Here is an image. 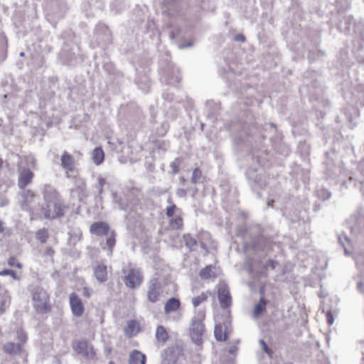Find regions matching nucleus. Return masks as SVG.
<instances>
[{
  "label": "nucleus",
  "mask_w": 364,
  "mask_h": 364,
  "mask_svg": "<svg viewBox=\"0 0 364 364\" xmlns=\"http://www.w3.org/2000/svg\"><path fill=\"white\" fill-rule=\"evenodd\" d=\"M246 232L250 238L251 247L255 252L263 251L269 245V239L263 235V228L261 225H252Z\"/></svg>",
  "instance_id": "nucleus-1"
},
{
  "label": "nucleus",
  "mask_w": 364,
  "mask_h": 364,
  "mask_svg": "<svg viewBox=\"0 0 364 364\" xmlns=\"http://www.w3.org/2000/svg\"><path fill=\"white\" fill-rule=\"evenodd\" d=\"M33 306L38 314H46L50 311L49 296L42 287H36L32 291Z\"/></svg>",
  "instance_id": "nucleus-2"
},
{
  "label": "nucleus",
  "mask_w": 364,
  "mask_h": 364,
  "mask_svg": "<svg viewBox=\"0 0 364 364\" xmlns=\"http://www.w3.org/2000/svg\"><path fill=\"white\" fill-rule=\"evenodd\" d=\"M80 56V49L77 45L73 44L70 46L64 43L59 53V58L63 64L75 65L82 60Z\"/></svg>",
  "instance_id": "nucleus-3"
},
{
  "label": "nucleus",
  "mask_w": 364,
  "mask_h": 364,
  "mask_svg": "<svg viewBox=\"0 0 364 364\" xmlns=\"http://www.w3.org/2000/svg\"><path fill=\"white\" fill-rule=\"evenodd\" d=\"M246 176L252 191L257 193V198H260V191L267 186L265 175L262 172L257 173L255 168H250L246 171Z\"/></svg>",
  "instance_id": "nucleus-4"
},
{
  "label": "nucleus",
  "mask_w": 364,
  "mask_h": 364,
  "mask_svg": "<svg viewBox=\"0 0 364 364\" xmlns=\"http://www.w3.org/2000/svg\"><path fill=\"white\" fill-rule=\"evenodd\" d=\"M164 61H160V68L162 71L161 80L166 85L175 86L181 80V73L179 69L171 63H167L165 66Z\"/></svg>",
  "instance_id": "nucleus-5"
},
{
  "label": "nucleus",
  "mask_w": 364,
  "mask_h": 364,
  "mask_svg": "<svg viewBox=\"0 0 364 364\" xmlns=\"http://www.w3.org/2000/svg\"><path fill=\"white\" fill-rule=\"evenodd\" d=\"M204 318L205 314L198 311L192 318L190 334L192 341L197 345L202 343V336L205 332V326L203 323Z\"/></svg>",
  "instance_id": "nucleus-6"
},
{
  "label": "nucleus",
  "mask_w": 364,
  "mask_h": 364,
  "mask_svg": "<svg viewBox=\"0 0 364 364\" xmlns=\"http://www.w3.org/2000/svg\"><path fill=\"white\" fill-rule=\"evenodd\" d=\"M65 208L63 200H62L54 203L43 204L41 211L45 218L55 220L64 215Z\"/></svg>",
  "instance_id": "nucleus-7"
},
{
  "label": "nucleus",
  "mask_w": 364,
  "mask_h": 364,
  "mask_svg": "<svg viewBox=\"0 0 364 364\" xmlns=\"http://www.w3.org/2000/svg\"><path fill=\"white\" fill-rule=\"evenodd\" d=\"M122 272L124 274L123 281L127 287L134 289L141 286L144 277L139 269L130 268L128 271L123 269Z\"/></svg>",
  "instance_id": "nucleus-8"
},
{
  "label": "nucleus",
  "mask_w": 364,
  "mask_h": 364,
  "mask_svg": "<svg viewBox=\"0 0 364 364\" xmlns=\"http://www.w3.org/2000/svg\"><path fill=\"white\" fill-rule=\"evenodd\" d=\"M74 350L86 359L92 360L96 353L93 346L87 340L77 341L73 343Z\"/></svg>",
  "instance_id": "nucleus-9"
},
{
  "label": "nucleus",
  "mask_w": 364,
  "mask_h": 364,
  "mask_svg": "<svg viewBox=\"0 0 364 364\" xmlns=\"http://www.w3.org/2000/svg\"><path fill=\"white\" fill-rule=\"evenodd\" d=\"M161 294L162 287L158 279H151L147 283V300L151 303H156L159 300Z\"/></svg>",
  "instance_id": "nucleus-10"
},
{
  "label": "nucleus",
  "mask_w": 364,
  "mask_h": 364,
  "mask_svg": "<svg viewBox=\"0 0 364 364\" xmlns=\"http://www.w3.org/2000/svg\"><path fill=\"white\" fill-rule=\"evenodd\" d=\"M339 22L337 25L338 29L345 33H350L351 31L356 32L357 24L355 22L352 15L341 14L339 15Z\"/></svg>",
  "instance_id": "nucleus-11"
},
{
  "label": "nucleus",
  "mask_w": 364,
  "mask_h": 364,
  "mask_svg": "<svg viewBox=\"0 0 364 364\" xmlns=\"http://www.w3.org/2000/svg\"><path fill=\"white\" fill-rule=\"evenodd\" d=\"M18 186L19 188L23 190L32 182L34 173L28 167L22 166H18Z\"/></svg>",
  "instance_id": "nucleus-12"
},
{
  "label": "nucleus",
  "mask_w": 364,
  "mask_h": 364,
  "mask_svg": "<svg viewBox=\"0 0 364 364\" xmlns=\"http://www.w3.org/2000/svg\"><path fill=\"white\" fill-rule=\"evenodd\" d=\"M44 203H54L62 200V198L57 190L49 184H46L43 190Z\"/></svg>",
  "instance_id": "nucleus-13"
},
{
  "label": "nucleus",
  "mask_w": 364,
  "mask_h": 364,
  "mask_svg": "<svg viewBox=\"0 0 364 364\" xmlns=\"http://www.w3.org/2000/svg\"><path fill=\"white\" fill-rule=\"evenodd\" d=\"M69 299L73 314L76 317L81 316L84 313L85 307L78 295L75 293H72Z\"/></svg>",
  "instance_id": "nucleus-14"
},
{
  "label": "nucleus",
  "mask_w": 364,
  "mask_h": 364,
  "mask_svg": "<svg viewBox=\"0 0 364 364\" xmlns=\"http://www.w3.org/2000/svg\"><path fill=\"white\" fill-rule=\"evenodd\" d=\"M61 166L66 171L67 177H69L68 171H73L75 169V159L73 156L67 151H64L61 156Z\"/></svg>",
  "instance_id": "nucleus-15"
},
{
  "label": "nucleus",
  "mask_w": 364,
  "mask_h": 364,
  "mask_svg": "<svg viewBox=\"0 0 364 364\" xmlns=\"http://www.w3.org/2000/svg\"><path fill=\"white\" fill-rule=\"evenodd\" d=\"M218 297L222 309H227L231 305V296L226 287L218 289Z\"/></svg>",
  "instance_id": "nucleus-16"
},
{
  "label": "nucleus",
  "mask_w": 364,
  "mask_h": 364,
  "mask_svg": "<svg viewBox=\"0 0 364 364\" xmlns=\"http://www.w3.org/2000/svg\"><path fill=\"white\" fill-rule=\"evenodd\" d=\"M109 230V225L105 222H95L90 226V231L95 235H107Z\"/></svg>",
  "instance_id": "nucleus-17"
},
{
  "label": "nucleus",
  "mask_w": 364,
  "mask_h": 364,
  "mask_svg": "<svg viewBox=\"0 0 364 364\" xmlns=\"http://www.w3.org/2000/svg\"><path fill=\"white\" fill-rule=\"evenodd\" d=\"M75 188L71 190L73 194L77 193V198L82 200L86 196V186L83 180L76 178L75 181Z\"/></svg>",
  "instance_id": "nucleus-18"
},
{
  "label": "nucleus",
  "mask_w": 364,
  "mask_h": 364,
  "mask_svg": "<svg viewBox=\"0 0 364 364\" xmlns=\"http://www.w3.org/2000/svg\"><path fill=\"white\" fill-rule=\"evenodd\" d=\"M94 275L99 282H106L107 279V266L104 264H97L94 269Z\"/></svg>",
  "instance_id": "nucleus-19"
},
{
  "label": "nucleus",
  "mask_w": 364,
  "mask_h": 364,
  "mask_svg": "<svg viewBox=\"0 0 364 364\" xmlns=\"http://www.w3.org/2000/svg\"><path fill=\"white\" fill-rule=\"evenodd\" d=\"M140 331V325L135 320L128 321L124 328V335L127 337H133L136 336Z\"/></svg>",
  "instance_id": "nucleus-20"
},
{
  "label": "nucleus",
  "mask_w": 364,
  "mask_h": 364,
  "mask_svg": "<svg viewBox=\"0 0 364 364\" xmlns=\"http://www.w3.org/2000/svg\"><path fill=\"white\" fill-rule=\"evenodd\" d=\"M146 358L139 350H134L129 355V364H146Z\"/></svg>",
  "instance_id": "nucleus-21"
},
{
  "label": "nucleus",
  "mask_w": 364,
  "mask_h": 364,
  "mask_svg": "<svg viewBox=\"0 0 364 364\" xmlns=\"http://www.w3.org/2000/svg\"><path fill=\"white\" fill-rule=\"evenodd\" d=\"M181 306L180 300L176 297L170 298L164 305V312L168 314L177 311Z\"/></svg>",
  "instance_id": "nucleus-22"
},
{
  "label": "nucleus",
  "mask_w": 364,
  "mask_h": 364,
  "mask_svg": "<svg viewBox=\"0 0 364 364\" xmlns=\"http://www.w3.org/2000/svg\"><path fill=\"white\" fill-rule=\"evenodd\" d=\"M4 351L8 355H15L21 353L22 351V347L19 343L13 342H8L4 345Z\"/></svg>",
  "instance_id": "nucleus-23"
},
{
  "label": "nucleus",
  "mask_w": 364,
  "mask_h": 364,
  "mask_svg": "<svg viewBox=\"0 0 364 364\" xmlns=\"http://www.w3.org/2000/svg\"><path fill=\"white\" fill-rule=\"evenodd\" d=\"M113 201L118 205L119 208L122 210L128 212L131 210V207L127 202V198L126 196L122 197L117 193H114Z\"/></svg>",
  "instance_id": "nucleus-24"
},
{
  "label": "nucleus",
  "mask_w": 364,
  "mask_h": 364,
  "mask_svg": "<svg viewBox=\"0 0 364 364\" xmlns=\"http://www.w3.org/2000/svg\"><path fill=\"white\" fill-rule=\"evenodd\" d=\"M155 338L157 342L164 344L168 339V333L163 326L156 328Z\"/></svg>",
  "instance_id": "nucleus-25"
},
{
  "label": "nucleus",
  "mask_w": 364,
  "mask_h": 364,
  "mask_svg": "<svg viewBox=\"0 0 364 364\" xmlns=\"http://www.w3.org/2000/svg\"><path fill=\"white\" fill-rule=\"evenodd\" d=\"M34 193L31 190L23 189L22 193V200L21 201V206L22 209H26L28 205L34 199Z\"/></svg>",
  "instance_id": "nucleus-26"
},
{
  "label": "nucleus",
  "mask_w": 364,
  "mask_h": 364,
  "mask_svg": "<svg viewBox=\"0 0 364 364\" xmlns=\"http://www.w3.org/2000/svg\"><path fill=\"white\" fill-rule=\"evenodd\" d=\"M92 160L95 164L100 165L105 160V154L101 147H95L92 151Z\"/></svg>",
  "instance_id": "nucleus-27"
},
{
  "label": "nucleus",
  "mask_w": 364,
  "mask_h": 364,
  "mask_svg": "<svg viewBox=\"0 0 364 364\" xmlns=\"http://www.w3.org/2000/svg\"><path fill=\"white\" fill-rule=\"evenodd\" d=\"M182 213L176 214L175 217H172V218L169 221V225L171 228L173 230H181L183 225V220L181 215Z\"/></svg>",
  "instance_id": "nucleus-28"
},
{
  "label": "nucleus",
  "mask_w": 364,
  "mask_h": 364,
  "mask_svg": "<svg viewBox=\"0 0 364 364\" xmlns=\"http://www.w3.org/2000/svg\"><path fill=\"white\" fill-rule=\"evenodd\" d=\"M266 304V300L264 298L260 299L259 303L254 308L253 316L255 318H257L265 311Z\"/></svg>",
  "instance_id": "nucleus-29"
},
{
  "label": "nucleus",
  "mask_w": 364,
  "mask_h": 364,
  "mask_svg": "<svg viewBox=\"0 0 364 364\" xmlns=\"http://www.w3.org/2000/svg\"><path fill=\"white\" fill-rule=\"evenodd\" d=\"M213 267L212 265L206 266L205 268L200 271L199 275L203 279H208L215 277V274L213 271Z\"/></svg>",
  "instance_id": "nucleus-30"
},
{
  "label": "nucleus",
  "mask_w": 364,
  "mask_h": 364,
  "mask_svg": "<svg viewBox=\"0 0 364 364\" xmlns=\"http://www.w3.org/2000/svg\"><path fill=\"white\" fill-rule=\"evenodd\" d=\"M106 183L105 178L102 177H100L97 179V182L95 184V187L97 191L98 195L95 196L96 200H102V198L100 196V195L104 192V186Z\"/></svg>",
  "instance_id": "nucleus-31"
},
{
  "label": "nucleus",
  "mask_w": 364,
  "mask_h": 364,
  "mask_svg": "<svg viewBox=\"0 0 364 364\" xmlns=\"http://www.w3.org/2000/svg\"><path fill=\"white\" fill-rule=\"evenodd\" d=\"M214 336L218 341H225L228 339L227 334L223 333V328L220 324L215 325V326Z\"/></svg>",
  "instance_id": "nucleus-32"
},
{
  "label": "nucleus",
  "mask_w": 364,
  "mask_h": 364,
  "mask_svg": "<svg viewBox=\"0 0 364 364\" xmlns=\"http://www.w3.org/2000/svg\"><path fill=\"white\" fill-rule=\"evenodd\" d=\"M186 246L191 250H193L197 245V240L191 234H186L183 236Z\"/></svg>",
  "instance_id": "nucleus-33"
},
{
  "label": "nucleus",
  "mask_w": 364,
  "mask_h": 364,
  "mask_svg": "<svg viewBox=\"0 0 364 364\" xmlns=\"http://www.w3.org/2000/svg\"><path fill=\"white\" fill-rule=\"evenodd\" d=\"M208 298V293L202 292L199 296L192 298V304L195 308H196L203 302L207 301Z\"/></svg>",
  "instance_id": "nucleus-34"
},
{
  "label": "nucleus",
  "mask_w": 364,
  "mask_h": 364,
  "mask_svg": "<svg viewBox=\"0 0 364 364\" xmlns=\"http://www.w3.org/2000/svg\"><path fill=\"white\" fill-rule=\"evenodd\" d=\"M115 243H116L115 233L114 231H112V232H111L110 235H109V237H107V239L106 240V245L108 247V250H109L108 255H112V251H113V247H114Z\"/></svg>",
  "instance_id": "nucleus-35"
},
{
  "label": "nucleus",
  "mask_w": 364,
  "mask_h": 364,
  "mask_svg": "<svg viewBox=\"0 0 364 364\" xmlns=\"http://www.w3.org/2000/svg\"><path fill=\"white\" fill-rule=\"evenodd\" d=\"M182 213V210L178 208L175 204H172L166 208V215L168 218H172L174 213Z\"/></svg>",
  "instance_id": "nucleus-36"
},
{
  "label": "nucleus",
  "mask_w": 364,
  "mask_h": 364,
  "mask_svg": "<svg viewBox=\"0 0 364 364\" xmlns=\"http://www.w3.org/2000/svg\"><path fill=\"white\" fill-rule=\"evenodd\" d=\"M48 237L47 230L45 228L40 229L36 233V239L41 243H45Z\"/></svg>",
  "instance_id": "nucleus-37"
},
{
  "label": "nucleus",
  "mask_w": 364,
  "mask_h": 364,
  "mask_svg": "<svg viewBox=\"0 0 364 364\" xmlns=\"http://www.w3.org/2000/svg\"><path fill=\"white\" fill-rule=\"evenodd\" d=\"M317 193H318V198H320L323 200H328L331 196V193L325 188H321V189L318 190Z\"/></svg>",
  "instance_id": "nucleus-38"
},
{
  "label": "nucleus",
  "mask_w": 364,
  "mask_h": 364,
  "mask_svg": "<svg viewBox=\"0 0 364 364\" xmlns=\"http://www.w3.org/2000/svg\"><path fill=\"white\" fill-rule=\"evenodd\" d=\"M202 172L199 168H196L192 173L191 183H196L201 178Z\"/></svg>",
  "instance_id": "nucleus-39"
},
{
  "label": "nucleus",
  "mask_w": 364,
  "mask_h": 364,
  "mask_svg": "<svg viewBox=\"0 0 364 364\" xmlns=\"http://www.w3.org/2000/svg\"><path fill=\"white\" fill-rule=\"evenodd\" d=\"M181 164V160L177 158L173 161H172L170 164V167L172 169L173 173H177L179 171L178 166Z\"/></svg>",
  "instance_id": "nucleus-40"
},
{
  "label": "nucleus",
  "mask_w": 364,
  "mask_h": 364,
  "mask_svg": "<svg viewBox=\"0 0 364 364\" xmlns=\"http://www.w3.org/2000/svg\"><path fill=\"white\" fill-rule=\"evenodd\" d=\"M8 264L11 267H16L18 269L22 267V264L18 262L15 257H11L8 260Z\"/></svg>",
  "instance_id": "nucleus-41"
},
{
  "label": "nucleus",
  "mask_w": 364,
  "mask_h": 364,
  "mask_svg": "<svg viewBox=\"0 0 364 364\" xmlns=\"http://www.w3.org/2000/svg\"><path fill=\"white\" fill-rule=\"evenodd\" d=\"M9 203V200L6 195L0 192V207H5Z\"/></svg>",
  "instance_id": "nucleus-42"
},
{
  "label": "nucleus",
  "mask_w": 364,
  "mask_h": 364,
  "mask_svg": "<svg viewBox=\"0 0 364 364\" xmlns=\"http://www.w3.org/2000/svg\"><path fill=\"white\" fill-rule=\"evenodd\" d=\"M0 275H10L14 279L18 278L16 272L12 269H4V270L0 272Z\"/></svg>",
  "instance_id": "nucleus-43"
},
{
  "label": "nucleus",
  "mask_w": 364,
  "mask_h": 364,
  "mask_svg": "<svg viewBox=\"0 0 364 364\" xmlns=\"http://www.w3.org/2000/svg\"><path fill=\"white\" fill-rule=\"evenodd\" d=\"M327 322L329 325H332L334 322V317L331 310H328L326 312Z\"/></svg>",
  "instance_id": "nucleus-44"
},
{
  "label": "nucleus",
  "mask_w": 364,
  "mask_h": 364,
  "mask_svg": "<svg viewBox=\"0 0 364 364\" xmlns=\"http://www.w3.org/2000/svg\"><path fill=\"white\" fill-rule=\"evenodd\" d=\"M176 194L179 198H184L187 195V191L183 188H178Z\"/></svg>",
  "instance_id": "nucleus-45"
},
{
  "label": "nucleus",
  "mask_w": 364,
  "mask_h": 364,
  "mask_svg": "<svg viewBox=\"0 0 364 364\" xmlns=\"http://www.w3.org/2000/svg\"><path fill=\"white\" fill-rule=\"evenodd\" d=\"M234 40L237 42H245V36L243 34L240 33L235 36Z\"/></svg>",
  "instance_id": "nucleus-46"
},
{
  "label": "nucleus",
  "mask_w": 364,
  "mask_h": 364,
  "mask_svg": "<svg viewBox=\"0 0 364 364\" xmlns=\"http://www.w3.org/2000/svg\"><path fill=\"white\" fill-rule=\"evenodd\" d=\"M259 343L261 344L263 350L269 354L270 352V349L268 348V346H267V343L264 342V341L260 340Z\"/></svg>",
  "instance_id": "nucleus-47"
},
{
  "label": "nucleus",
  "mask_w": 364,
  "mask_h": 364,
  "mask_svg": "<svg viewBox=\"0 0 364 364\" xmlns=\"http://www.w3.org/2000/svg\"><path fill=\"white\" fill-rule=\"evenodd\" d=\"M18 338L19 341H21L22 342H26L27 340V336L23 332H19V333H18Z\"/></svg>",
  "instance_id": "nucleus-48"
},
{
  "label": "nucleus",
  "mask_w": 364,
  "mask_h": 364,
  "mask_svg": "<svg viewBox=\"0 0 364 364\" xmlns=\"http://www.w3.org/2000/svg\"><path fill=\"white\" fill-rule=\"evenodd\" d=\"M237 350L238 348L236 346H232L229 348L228 353L230 354L235 355L237 353Z\"/></svg>",
  "instance_id": "nucleus-49"
},
{
  "label": "nucleus",
  "mask_w": 364,
  "mask_h": 364,
  "mask_svg": "<svg viewBox=\"0 0 364 364\" xmlns=\"http://www.w3.org/2000/svg\"><path fill=\"white\" fill-rule=\"evenodd\" d=\"M163 97L166 100H168V101H171L173 99V97L172 94H169V93H164L163 94Z\"/></svg>",
  "instance_id": "nucleus-50"
},
{
  "label": "nucleus",
  "mask_w": 364,
  "mask_h": 364,
  "mask_svg": "<svg viewBox=\"0 0 364 364\" xmlns=\"http://www.w3.org/2000/svg\"><path fill=\"white\" fill-rule=\"evenodd\" d=\"M275 264L276 262L271 259L267 262V266L270 267L272 269L275 268Z\"/></svg>",
  "instance_id": "nucleus-51"
},
{
  "label": "nucleus",
  "mask_w": 364,
  "mask_h": 364,
  "mask_svg": "<svg viewBox=\"0 0 364 364\" xmlns=\"http://www.w3.org/2000/svg\"><path fill=\"white\" fill-rule=\"evenodd\" d=\"M338 240H339V241H340L341 244L342 245V246L344 247V250H345V253H346V255H348L350 254V252L348 251V250L346 248V247H345L344 244L343 243V242H342V238H341V236H339Z\"/></svg>",
  "instance_id": "nucleus-52"
},
{
  "label": "nucleus",
  "mask_w": 364,
  "mask_h": 364,
  "mask_svg": "<svg viewBox=\"0 0 364 364\" xmlns=\"http://www.w3.org/2000/svg\"><path fill=\"white\" fill-rule=\"evenodd\" d=\"M363 284L362 282H359L358 284V289L360 292H363Z\"/></svg>",
  "instance_id": "nucleus-53"
},
{
  "label": "nucleus",
  "mask_w": 364,
  "mask_h": 364,
  "mask_svg": "<svg viewBox=\"0 0 364 364\" xmlns=\"http://www.w3.org/2000/svg\"><path fill=\"white\" fill-rule=\"evenodd\" d=\"M192 46V43H188L187 45H182V46H180V48H188V47H191Z\"/></svg>",
  "instance_id": "nucleus-54"
},
{
  "label": "nucleus",
  "mask_w": 364,
  "mask_h": 364,
  "mask_svg": "<svg viewBox=\"0 0 364 364\" xmlns=\"http://www.w3.org/2000/svg\"><path fill=\"white\" fill-rule=\"evenodd\" d=\"M162 127H163V129H164V133H162L161 134H164L166 132V130H167V129H168V124H163V125H162Z\"/></svg>",
  "instance_id": "nucleus-55"
},
{
  "label": "nucleus",
  "mask_w": 364,
  "mask_h": 364,
  "mask_svg": "<svg viewBox=\"0 0 364 364\" xmlns=\"http://www.w3.org/2000/svg\"><path fill=\"white\" fill-rule=\"evenodd\" d=\"M4 230L3 223L0 220V233L3 232Z\"/></svg>",
  "instance_id": "nucleus-56"
},
{
  "label": "nucleus",
  "mask_w": 364,
  "mask_h": 364,
  "mask_svg": "<svg viewBox=\"0 0 364 364\" xmlns=\"http://www.w3.org/2000/svg\"><path fill=\"white\" fill-rule=\"evenodd\" d=\"M117 76L119 77H123V73L122 72H117L116 73Z\"/></svg>",
  "instance_id": "nucleus-57"
},
{
  "label": "nucleus",
  "mask_w": 364,
  "mask_h": 364,
  "mask_svg": "<svg viewBox=\"0 0 364 364\" xmlns=\"http://www.w3.org/2000/svg\"><path fill=\"white\" fill-rule=\"evenodd\" d=\"M167 202L170 204V205H172V204H173V201H172V199H171V198H169L168 199Z\"/></svg>",
  "instance_id": "nucleus-58"
},
{
  "label": "nucleus",
  "mask_w": 364,
  "mask_h": 364,
  "mask_svg": "<svg viewBox=\"0 0 364 364\" xmlns=\"http://www.w3.org/2000/svg\"><path fill=\"white\" fill-rule=\"evenodd\" d=\"M273 202H274V200H273V199L269 200V202H268V205H269L272 206V203Z\"/></svg>",
  "instance_id": "nucleus-59"
},
{
  "label": "nucleus",
  "mask_w": 364,
  "mask_h": 364,
  "mask_svg": "<svg viewBox=\"0 0 364 364\" xmlns=\"http://www.w3.org/2000/svg\"><path fill=\"white\" fill-rule=\"evenodd\" d=\"M145 82L146 88H149V85H147V82H148V79L147 78L145 79V82Z\"/></svg>",
  "instance_id": "nucleus-60"
},
{
  "label": "nucleus",
  "mask_w": 364,
  "mask_h": 364,
  "mask_svg": "<svg viewBox=\"0 0 364 364\" xmlns=\"http://www.w3.org/2000/svg\"><path fill=\"white\" fill-rule=\"evenodd\" d=\"M247 266L249 267L250 269L251 268L250 265L249 264V262H246V263H245V268H247Z\"/></svg>",
  "instance_id": "nucleus-61"
},
{
  "label": "nucleus",
  "mask_w": 364,
  "mask_h": 364,
  "mask_svg": "<svg viewBox=\"0 0 364 364\" xmlns=\"http://www.w3.org/2000/svg\"><path fill=\"white\" fill-rule=\"evenodd\" d=\"M345 240L348 242L350 241L349 237L348 236H345Z\"/></svg>",
  "instance_id": "nucleus-62"
},
{
  "label": "nucleus",
  "mask_w": 364,
  "mask_h": 364,
  "mask_svg": "<svg viewBox=\"0 0 364 364\" xmlns=\"http://www.w3.org/2000/svg\"><path fill=\"white\" fill-rule=\"evenodd\" d=\"M200 246L201 247L205 248V244L203 242L200 243Z\"/></svg>",
  "instance_id": "nucleus-63"
},
{
  "label": "nucleus",
  "mask_w": 364,
  "mask_h": 364,
  "mask_svg": "<svg viewBox=\"0 0 364 364\" xmlns=\"http://www.w3.org/2000/svg\"><path fill=\"white\" fill-rule=\"evenodd\" d=\"M19 55H20V56H21V57H23V56H24V53H23V52H21V53H20V54H19Z\"/></svg>",
  "instance_id": "nucleus-64"
}]
</instances>
